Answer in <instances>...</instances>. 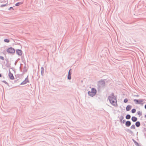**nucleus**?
Instances as JSON below:
<instances>
[{"mask_svg": "<svg viewBox=\"0 0 146 146\" xmlns=\"http://www.w3.org/2000/svg\"><path fill=\"white\" fill-rule=\"evenodd\" d=\"M104 80H101L98 81L97 84V89L99 91H100L101 89H104L105 88L106 82Z\"/></svg>", "mask_w": 146, "mask_h": 146, "instance_id": "obj_1", "label": "nucleus"}, {"mask_svg": "<svg viewBox=\"0 0 146 146\" xmlns=\"http://www.w3.org/2000/svg\"><path fill=\"white\" fill-rule=\"evenodd\" d=\"M96 93V90L95 88H93L91 89V91H88V93L89 96L92 97L95 95Z\"/></svg>", "mask_w": 146, "mask_h": 146, "instance_id": "obj_2", "label": "nucleus"}, {"mask_svg": "<svg viewBox=\"0 0 146 146\" xmlns=\"http://www.w3.org/2000/svg\"><path fill=\"white\" fill-rule=\"evenodd\" d=\"M143 99H139L138 100L134 99L133 101L136 104H138L143 106V103L142 102L143 101Z\"/></svg>", "mask_w": 146, "mask_h": 146, "instance_id": "obj_3", "label": "nucleus"}, {"mask_svg": "<svg viewBox=\"0 0 146 146\" xmlns=\"http://www.w3.org/2000/svg\"><path fill=\"white\" fill-rule=\"evenodd\" d=\"M6 51L8 53L11 54H13L15 52V50L14 48L11 47L7 48Z\"/></svg>", "mask_w": 146, "mask_h": 146, "instance_id": "obj_4", "label": "nucleus"}, {"mask_svg": "<svg viewBox=\"0 0 146 146\" xmlns=\"http://www.w3.org/2000/svg\"><path fill=\"white\" fill-rule=\"evenodd\" d=\"M110 103L113 106H117V100H111V99L110 100V101H109Z\"/></svg>", "mask_w": 146, "mask_h": 146, "instance_id": "obj_5", "label": "nucleus"}, {"mask_svg": "<svg viewBox=\"0 0 146 146\" xmlns=\"http://www.w3.org/2000/svg\"><path fill=\"white\" fill-rule=\"evenodd\" d=\"M16 54L19 56H21L22 55V51L21 50L19 49H17L16 50Z\"/></svg>", "mask_w": 146, "mask_h": 146, "instance_id": "obj_6", "label": "nucleus"}, {"mask_svg": "<svg viewBox=\"0 0 146 146\" xmlns=\"http://www.w3.org/2000/svg\"><path fill=\"white\" fill-rule=\"evenodd\" d=\"M9 76L11 80H13L14 79V77L13 76V74L11 73L10 70H9Z\"/></svg>", "mask_w": 146, "mask_h": 146, "instance_id": "obj_7", "label": "nucleus"}, {"mask_svg": "<svg viewBox=\"0 0 146 146\" xmlns=\"http://www.w3.org/2000/svg\"><path fill=\"white\" fill-rule=\"evenodd\" d=\"M71 70V69H70L69 70L67 76V79L69 80H70L71 79V75L72 74V73L70 72Z\"/></svg>", "mask_w": 146, "mask_h": 146, "instance_id": "obj_8", "label": "nucleus"}, {"mask_svg": "<svg viewBox=\"0 0 146 146\" xmlns=\"http://www.w3.org/2000/svg\"><path fill=\"white\" fill-rule=\"evenodd\" d=\"M117 99L116 97H111V96H110L108 97V99L109 100V101H110V100L111 99V100H116Z\"/></svg>", "mask_w": 146, "mask_h": 146, "instance_id": "obj_9", "label": "nucleus"}, {"mask_svg": "<svg viewBox=\"0 0 146 146\" xmlns=\"http://www.w3.org/2000/svg\"><path fill=\"white\" fill-rule=\"evenodd\" d=\"M131 124V122L129 121H127L125 123V125L126 127H129Z\"/></svg>", "mask_w": 146, "mask_h": 146, "instance_id": "obj_10", "label": "nucleus"}, {"mask_svg": "<svg viewBox=\"0 0 146 146\" xmlns=\"http://www.w3.org/2000/svg\"><path fill=\"white\" fill-rule=\"evenodd\" d=\"M131 107L132 106L129 105L127 106L126 108V111H130L131 108Z\"/></svg>", "mask_w": 146, "mask_h": 146, "instance_id": "obj_11", "label": "nucleus"}, {"mask_svg": "<svg viewBox=\"0 0 146 146\" xmlns=\"http://www.w3.org/2000/svg\"><path fill=\"white\" fill-rule=\"evenodd\" d=\"M131 120L133 122L136 121L137 120V118L135 116H132L131 117Z\"/></svg>", "mask_w": 146, "mask_h": 146, "instance_id": "obj_12", "label": "nucleus"}, {"mask_svg": "<svg viewBox=\"0 0 146 146\" xmlns=\"http://www.w3.org/2000/svg\"><path fill=\"white\" fill-rule=\"evenodd\" d=\"M132 140L134 142L135 144L137 146H141V145L139 144L138 142L136 141L134 139H132Z\"/></svg>", "mask_w": 146, "mask_h": 146, "instance_id": "obj_13", "label": "nucleus"}, {"mask_svg": "<svg viewBox=\"0 0 146 146\" xmlns=\"http://www.w3.org/2000/svg\"><path fill=\"white\" fill-rule=\"evenodd\" d=\"M125 130L131 134V135H133V132L131 130L129 129H125Z\"/></svg>", "mask_w": 146, "mask_h": 146, "instance_id": "obj_14", "label": "nucleus"}, {"mask_svg": "<svg viewBox=\"0 0 146 146\" xmlns=\"http://www.w3.org/2000/svg\"><path fill=\"white\" fill-rule=\"evenodd\" d=\"M141 125L140 122L139 121H137L135 123V126L137 127H139Z\"/></svg>", "mask_w": 146, "mask_h": 146, "instance_id": "obj_15", "label": "nucleus"}, {"mask_svg": "<svg viewBox=\"0 0 146 146\" xmlns=\"http://www.w3.org/2000/svg\"><path fill=\"white\" fill-rule=\"evenodd\" d=\"M41 75L42 76H44V69L43 67H41Z\"/></svg>", "mask_w": 146, "mask_h": 146, "instance_id": "obj_16", "label": "nucleus"}, {"mask_svg": "<svg viewBox=\"0 0 146 146\" xmlns=\"http://www.w3.org/2000/svg\"><path fill=\"white\" fill-rule=\"evenodd\" d=\"M27 67L26 66V65L25 64V65L23 68V73H25V72H26L27 71Z\"/></svg>", "mask_w": 146, "mask_h": 146, "instance_id": "obj_17", "label": "nucleus"}, {"mask_svg": "<svg viewBox=\"0 0 146 146\" xmlns=\"http://www.w3.org/2000/svg\"><path fill=\"white\" fill-rule=\"evenodd\" d=\"M23 3V2H18V3H16L15 4V5L16 6H18L19 5L22 4Z\"/></svg>", "mask_w": 146, "mask_h": 146, "instance_id": "obj_18", "label": "nucleus"}, {"mask_svg": "<svg viewBox=\"0 0 146 146\" xmlns=\"http://www.w3.org/2000/svg\"><path fill=\"white\" fill-rule=\"evenodd\" d=\"M131 115H130L128 114L125 116V118L127 119H129L131 118Z\"/></svg>", "mask_w": 146, "mask_h": 146, "instance_id": "obj_19", "label": "nucleus"}, {"mask_svg": "<svg viewBox=\"0 0 146 146\" xmlns=\"http://www.w3.org/2000/svg\"><path fill=\"white\" fill-rule=\"evenodd\" d=\"M27 83V81H26L25 80L23 81L20 84V85H23L26 84Z\"/></svg>", "mask_w": 146, "mask_h": 146, "instance_id": "obj_20", "label": "nucleus"}, {"mask_svg": "<svg viewBox=\"0 0 146 146\" xmlns=\"http://www.w3.org/2000/svg\"><path fill=\"white\" fill-rule=\"evenodd\" d=\"M4 41L5 42L8 43L10 42V40L9 39L6 38L4 39Z\"/></svg>", "mask_w": 146, "mask_h": 146, "instance_id": "obj_21", "label": "nucleus"}, {"mask_svg": "<svg viewBox=\"0 0 146 146\" xmlns=\"http://www.w3.org/2000/svg\"><path fill=\"white\" fill-rule=\"evenodd\" d=\"M136 111V110L135 108H133L131 110V113H135Z\"/></svg>", "mask_w": 146, "mask_h": 146, "instance_id": "obj_22", "label": "nucleus"}, {"mask_svg": "<svg viewBox=\"0 0 146 146\" xmlns=\"http://www.w3.org/2000/svg\"><path fill=\"white\" fill-rule=\"evenodd\" d=\"M137 114L138 115H139V116H141L142 115V112H141L139 111L137 112Z\"/></svg>", "mask_w": 146, "mask_h": 146, "instance_id": "obj_23", "label": "nucleus"}, {"mask_svg": "<svg viewBox=\"0 0 146 146\" xmlns=\"http://www.w3.org/2000/svg\"><path fill=\"white\" fill-rule=\"evenodd\" d=\"M135 126L133 124V125H132L131 127H130V128L131 129H135Z\"/></svg>", "mask_w": 146, "mask_h": 146, "instance_id": "obj_24", "label": "nucleus"}, {"mask_svg": "<svg viewBox=\"0 0 146 146\" xmlns=\"http://www.w3.org/2000/svg\"><path fill=\"white\" fill-rule=\"evenodd\" d=\"M128 101V99L127 98H125L123 100V102L125 103H127Z\"/></svg>", "mask_w": 146, "mask_h": 146, "instance_id": "obj_25", "label": "nucleus"}, {"mask_svg": "<svg viewBox=\"0 0 146 146\" xmlns=\"http://www.w3.org/2000/svg\"><path fill=\"white\" fill-rule=\"evenodd\" d=\"M2 82L5 83V84H7L8 86H9L8 83L6 82L5 80H2Z\"/></svg>", "mask_w": 146, "mask_h": 146, "instance_id": "obj_26", "label": "nucleus"}, {"mask_svg": "<svg viewBox=\"0 0 146 146\" xmlns=\"http://www.w3.org/2000/svg\"><path fill=\"white\" fill-rule=\"evenodd\" d=\"M7 3H6V4H2V5H1V6H0V7H5L7 5Z\"/></svg>", "mask_w": 146, "mask_h": 146, "instance_id": "obj_27", "label": "nucleus"}, {"mask_svg": "<svg viewBox=\"0 0 146 146\" xmlns=\"http://www.w3.org/2000/svg\"><path fill=\"white\" fill-rule=\"evenodd\" d=\"M28 76H27V77L25 78V80L27 81V82H29V81L28 80Z\"/></svg>", "mask_w": 146, "mask_h": 146, "instance_id": "obj_28", "label": "nucleus"}, {"mask_svg": "<svg viewBox=\"0 0 146 146\" xmlns=\"http://www.w3.org/2000/svg\"><path fill=\"white\" fill-rule=\"evenodd\" d=\"M6 2H7V3L8 4V0H7H7L3 1H2L1 2V3H6Z\"/></svg>", "mask_w": 146, "mask_h": 146, "instance_id": "obj_29", "label": "nucleus"}, {"mask_svg": "<svg viewBox=\"0 0 146 146\" xmlns=\"http://www.w3.org/2000/svg\"><path fill=\"white\" fill-rule=\"evenodd\" d=\"M0 59L1 60H3L4 59V58L3 56H0Z\"/></svg>", "mask_w": 146, "mask_h": 146, "instance_id": "obj_30", "label": "nucleus"}, {"mask_svg": "<svg viewBox=\"0 0 146 146\" xmlns=\"http://www.w3.org/2000/svg\"><path fill=\"white\" fill-rule=\"evenodd\" d=\"M111 97H116L115 96H114V94L112 92L111 93Z\"/></svg>", "mask_w": 146, "mask_h": 146, "instance_id": "obj_31", "label": "nucleus"}, {"mask_svg": "<svg viewBox=\"0 0 146 146\" xmlns=\"http://www.w3.org/2000/svg\"><path fill=\"white\" fill-rule=\"evenodd\" d=\"M11 9H12L13 10H14V9H13V7H10L9 8L8 10H10Z\"/></svg>", "mask_w": 146, "mask_h": 146, "instance_id": "obj_32", "label": "nucleus"}, {"mask_svg": "<svg viewBox=\"0 0 146 146\" xmlns=\"http://www.w3.org/2000/svg\"><path fill=\"white\" fill-rule=\"evenodd\" d=\"M125 122H126V121H125V119H123V120L122 121V123H125Z\"/></svg>", "mask_w": 146, "mask_h": 146, "instance_id": "obj_33", "label": "nucleus"}, {"mask_svg": "<svg viewBox=\"0 0 146 146\" xmlns=\"http://www.w3.org/2000/svg\"><path fill=\"white\" fill-rule=\"evenodd\" d=\"M119 118L121 119H123L124 118V117H123V116L121 115Z\"/></svg>", "mask_w": 146, "mask_h": 146, "instance_id": "obj_34", "label": "nucleus"}, {"mask_svg": "<svg viewBox=\"0 0 146 146\" xmlns=\"http://www.w3.org/2000/svg\"><path fill=\"white\" fill-rule=\"evenodd\" d=\"M141 124L143 126H145V124L144 122H142L141 123Z\"/></svg>", "mask_w": 146, "mask_h": 146, "instance_id": "obj_35", "label": "nucleus"}, {"mask_svg": "<svg viewBox=\"0 0 146 146\" xmlns=\"http://www.w3.org/2000/svg\"><path fill=\"white\" fill-rule=\"evenodd\" d=\"M122 120H123L122 119H121L119 118V121H120L121 123H122Z\"/></svg>", "mask_w": 146, "mask_h": 146, "instance_id": "obj_36", "label": "nucleus"}, {"mask_svg": "<svg viewBox=\"0 0 146 146\" xmlns=\"http://www.w3.org/2000/svg\"><path fill=\"white\" fill-rule=\"evenodd\" d=\"M134 96H135L139 97V96L138 95H135Z\"/></svg>", "mask_w": 146, "mask_h": 146, "instance_id": "obj_37", "label": "nucleus"}, {"mask_svg": "<svg viewBox=\"0 0 146 146\" xmlns=\"http://www.w3.org/2000/svg\"><path fill=\"white\" fill-rule=\"evenodd\" d=\"M143 129H144V130H145V131H146V128H145V127H144V128Z\"/></svg>", "mask_w": 146, "mask_h": 146, "instance_id": "obj_38", "label": "nucleus"}, {"mask_svg": "<svg viewBox=\"0 0 146 146\" xmlns=\"http://www.w3.org/2000/svg\"><path fill=\"white\" fill-rule=\"evenodd\" d=\"M17 64V61H15V65H16Z\"/></svg>", "mask_w": 146, "mask_h": 146, "instance_id": "obj_39", "label": "nucleus"}, {"mask_svg": "<svg viewBox=\"0 0 146 146\" xmlns=\"http://www.w3.org/2000/svg\"><path fill=\"white\" fill-rule=\"evenodd\" d=\"M144 108H145L146 109V104L145 105Z\"/></svg>", "mask_w": 146, "mask_h": 146, "instance_id": "obj_40", "label": "nucleus"}, {"mask_svg": "<svg viewBox=\"0 0 146 146\" xmlns=\"http://www.w3.org/2000/svg\"><path fill=\"white\" fill-rule=\"evenodd\" d=\"M2 77V75L0 73V77Z\"/></svg>", "mask_w": 146, "mask_h": 146, "instance_id": "obj_41", "label": "nucleus"}, {"mask_svg": "<svg viewBox=\"0 0 146 146\" xmlns=\"http://www.w3.org/2000/svg\"><path fill=\"white\" fill-rule=\"evenodd\" d=\"M21 66H20V68H20V70H21Z\"/></svg>", "mask_w": 146, "mask_h": 146, "instance_id": "obj_42", "label": "nucleus"}, {"mask_svg": "<svg viewBox=\"0 0 146 146\" xmlns=\"http://www.w3.org/2000/svg\"><path fill=\"white\" fill-rule=\"evenodd\" d=\"M7 60V62H8V60L7 59V60Z\"/></svg>", "mask_w": 146, "mask_h": 146, "instance_id": "obj_43", "label": "nucleus"}, {"mask_svg": "<svg viewBox=\"0 0 146 146\" xmlns=\"http://www.w3.org/2000/svg\"><path fill=\"white\" fill-rule=\"evenodd\" d=\"M138 132H137V133H138Z\"/></svg>", "mask_w": 146, "mask_h": 146, "instance_id": "obj_44", "label": "nucleus"}, {"mask_svg": "<svg viewBox=\"0 0 146 146\" xmlns=\"http://www.w3.org/2000/svg\"><path fill=\"white\" fill-rule=\"evenodd\" d=\"M21 64V66L22 64Z\"/></svg>", "mask_w": 146, "mask_h": 146, "instance_id": "obj_45", "label": "nucleus"}, {"mask_svg": "<svg viewBox=\"0 0 146 146\" xmlns=\"http://www.w3.org/2000/svg\"><path fill=\"white\" fill-rule=\"evenodd\" d=\"M4 51H5V50H4Z\"/></svg>", "mask_w": 146, "mask_h": 146, "instance_id": "obj_46", "label": "nucleus"}]
</instances>
